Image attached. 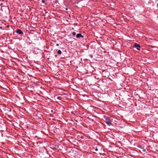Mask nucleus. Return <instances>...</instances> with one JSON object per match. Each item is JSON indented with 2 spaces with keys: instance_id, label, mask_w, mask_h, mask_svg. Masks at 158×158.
Here are the masks:
<instances>
[{
  "instance_id": "nucleus-11",
  "label": "nucleus",
  "mask_w": 158,
  "mask_h": 158,
  "mask_svg": "<svg viewBox=\"0 0 158 158\" xmlns=\"http://www.w3.org/2000/svg\"><path fill=\"white\" fill-rule=\"evenodd\" d=\"M56 45L57 46H59V44H56Z\"/></svg>"
},
{
  "instance_id": "nucleus-1",
  "label": "nucleus",
  "mask_w": 158,
  "mask_h": 158,
  "mask_svg": "<svg viewBox=\"0 0 158 158\" xmlns=\"http://www.w3.org/2000/svg\"><path fill=\"white\" fill-rule=\"evenodd\" d=\"M104 118L105 122L108 125H110L111 124V121L110 118L108 117L104 116Z\"/></svg>"
},
{
  "instance_id": "nucleus-8",
  "label": "nucleus",
  "mask_w": 158,
  "mask_h": 158,
  "mask_svg": "<svg viewBox=\"0 0 158 158\" xmlns=\"http://www.w3.org/2000/svg\"><path fill=\"white\" fill-rule=\"evenodd\" d=\"M89 56H90V57H91V58H93V55H89Z\"/></svg>"
},
{
  "instance_id": "nucleus-4",
  "label": "nucleus",
  "mask_w": 158,
  "mask_h": 158,
  "mask_svg": "<svg viewBox=\"0 0 158 158\" xmlns=\"http://www.w3.org/2000/svg\"><path fill=\"white\" fill-rule=\"evenodd\" d=\"M76 37L77 38H80L81 37H83V36L81 34H78L76 35Z\"/></svg>"
},
{
  "instance_id": "nucleus-14",
  "label": "nucleus",
  "mask_w": 158,
  "mask_h": 158,
  "mask_svg": "<svg viewBox=\"0 0 158 158\" xmlns=\"http://www.w3.org/2000/svg\"><path fill=\"white\" fill-rule=\"evenodd\" d=\"M157 6H158V4H157Z\"/></svg>"
},
{
  "instance_id": "nucleus-9",
  "label": "nucleus",
  "mask_w": 158,
  "mask_h": 158,
  "mask_svg": "<svg viewBox=\"0 0 158 158\" xmlns=\"http://www.w3.org/2000/svg\"><path fill=\"white\" fill-rule=\"evenodd\" d=\"M98 150V149L97 148H96L95 149V151H97Z\"/></svg>"
},
{
  "instance_id": "nucleus-7",
  "label": "nucleus",
  "mask_w": 158,
  "mask_h": 158,
  "mask_svg": "<svg viewBox=\"0 0 158 158\" xmlns=\"http://www.w3.org/2000/svg\"><path fill=\"white\" fill-rule=\"evenodd\" d=\"M61 97H57V98L58 99H59V100H61Z\"/></svg>"
},
{
  "instance_id": "nucleus-10",
  "label": "nucleus",
  "mask_w": 158,
  "mask_h": 158,
  "mask_svg": "<svg viewBox=\"0 0 158 158\" xmlns=\"http://www.w3.org/2000/svg\"><path fill=\"white\" fill-rule=\"evenodd\" d=\"M45 2V0H42V2L44 3Z\"/></svg>"
},
{
  "instance_id": "nucleus-15",
  "label": "nucleus",
  "mask_w": 158,
  "mask_h": 158,
  "mask_svg": "<svg viewBox=\"0 0 158 158\" xmlns=\"http://www.w3.org/2000/svg\"><path fill=\"white\" fill-rule=\"evenodd\" d=\"M66 10H67V8H66Z\"/></svg>"
},
{
  "instance_id": "nucleus-3",
  "label": "nucleus",
  "mask_w": 158,
  "mask_h": 158,
  "mask_svg": "<svg viewBox=\"0 0 158 158\" xmlns=\"http://www.w3.org/2000/svg\"><path fill=\"white\" fill-rule=\"evenodd\" d=\"M16 32L19 34L21 35L23 34V32L20 29H18L16 31Z\"/></svg>"
},
{
  "instance_id": "nucleus-12",
  "label": "nucleus",
  "mask_w": 158,
  "mask_h": 158,
  "mask_svg": "<svg viewBox=\"0 0 158 158\" xmlns=\"http://www.w3.org/2000/svg\"><path fill=\"white\" fill-rule=\"evenodd\" d=\"M143 152H145V151H146V150H145V149H143Z\"/></svg>"
},
{
  "instance_id": "nucleus-6",
  "label": "nucleus",
  "mask_w": 158,
  "mask_h": 158,
  "mask_svg": "<svg viewBox=\"0 0 158 158\" xmlns=\"http://www.w3.org/2000/svg\"><path fill=\"white\" fill-rule=\"evenodd\" d=\"M72 34L73 36H75L76 35V33L75 32H73L72 33Z\"/></svg>"
},
{
  "instance_id": "nucleus-5",
  "label": "nucleus",
  "mask_w": 158,
  "mask_h": 158,
  "mask_svg": "<svg viewBox=\"0 0 158 158\" xmlns=\"http://www.w3.org/2000/svg\"><path fill=\"white\" fill-rule=\"evenodd\" d=\"M57 53L58 54H62V52L61 50H59L58 51Z\"/></svg>"
},
{
  "instance_id": "nucleus-2",
  "label": "nucleus",
  "mask_w": 158,
  "mask_h": 158,
  "mask_svg": "<svg viewBox=\"0 0 158 158\" xmlns=\"http://www.w3.org/2000/svg\"><path fill=\"white\" fill-rule=\"evenodd\" d=\"M133 48H135L139 50H140V45L137 44V43H135L133 46Z\"/></svg>"
},
{
  "instance_id": "nucleus-13",
  "label": "nucleus",
  "mask_w": 158,
  "mask_h": 158,
  "mask_svg": "<svg viewBox=\"0 0 158 158\" xmlns=\"http://www.w3.org/2000/svg\"><path fill=\"white\" fill-rule=\"evenodd\" d=\"M55 57H57V56L56 55H55Z\"/></svg>"
}]
</instances>
